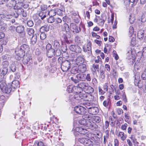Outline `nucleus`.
<instances>
[{"label": "nucleus", "mask_w": 146, "mask_h": 146, "mask_svg": "<svg viewBox=\"0 0 146 146\" xmlns=\"http://www.w3.org/2000/svg\"><path fill=\"white\" fill-rule=\"evenodd\" d=\"M100 77H101V78L102 79H104L105 78V75L104 74L105 71L103 70H100Z\"/></svg>", "instance_id": "nucleus-44"}, {"label": "nucleus", "mask_w": 146, "mask_h": 146, "mask_svg": "<svg viewBox=\"0 0 146 146\" xmlns=\"http://www.w3.org/2000/svg\"><path fill=\"white\" fill-rule=\"evenodd\" d=\"M11 86L14 89L19 87V82L18 80H15L12 82Z\"/></svg>", "instance_id": "nucleus-21"}, {"label": "nucleus", "mask_w": 146, "mask_h": 146, "mask_svg": "<svg viewBox=\"0 0 146 146\" xmlns=\"http://www.w3.org/2000/svg\"><path fill=\"white\" fill-rule=\"evenodd\" d=\"M49 23H52L54 21V18L53 17H50L48 19Z\"/></svg>", "instance_id": "nucleus-52"}, {"label": "nucleus", "mask_w": 146, "mask_h": 146, "mask_svg": "<svg viewBox=\"0 0 146 146\" xmlns=\"http://www.w3.org/2000/svg\"><path fill=\"white\" fill-rule=\"evenodd\" d=\"M74 98L78 100H80L81 99H85L87 98V96L86 94L80 93L75 95L74 96Z\"/></svg>", "instance_id": "nucleus-9"}, {"label": "nucleus", "mask_w": 146, "mask_h": 146, "mask_svg": "<svg viewBox=\"0 0 146 146\" xmlns=\"http://www.w3.org/2000/svg\"><path fill=\"white\" fill-rule=\"evenodd\" d=\"M76 131L80 134L84 135L88 133V131L86 129L81 127H77L75 129Z\"/></svg>", "instance_id": "nucleus-11"}, {"label": "nucleus", "mask_w": 146, "mask_h": 146, "mask_svg": "<svg viewBox=\"0 0 146 146\" xmlns=\"http://www.w3.org/2000/svg\"><path fill=\"white\" fill-rule=\"evenodd\" d=\"M85 126L88 127L92 129H93L94 128H96V125L93 122L92 123L89 120H87Z\"/></svg>", "instance_id": "nucleus-14"}, {"label": "nucleus", "mask_w": 146, "mask_h": 146, "mask_svg": "<svg viewBox=\"0 0 146 146\" xmlns=\"http://www.w3.org/2000/svg\"><path fill=\"white\" fill-rule=\"evenodd\" d=\"M61 49L63 52H65L67 49V47L66 44L62 45V46L61 47Z\"/></svg>", "instance_id": "nucleus-53"}, {"label": "nucleus", "mask_w": 146, "mask_h": 146, "mask_svg": "<svg viewBox=\"0 0 146 146\" xmlns=\"http://www.w3.org/2000/svg\"><path fill=\"white\" fill-rule=\"evenodd\" d=\"M16 67L14 64H12L10 66V69L13 72H14L16 70Z\"/></svg>", "instance_id": "nucleus-38"}, {"label": "nucleus", "mask_w": 146, "mask_h": 146, "mask_svg": "<svg viewBox=\"0 0 146 146\" xmlns=\"http://www.w3.org/2000/svg\"><path fill=\"white\" fill-rule=\"evenodd\" d=\"M55 50L54 49H51L47 52L46 55L49 58H51L55 56Z\"/></svg>", "instance_id": "nucleus-15"}, {"label": "nucleus", "mask_w": 146, "mask_h": 146, "mask_svg": "<svg viewBox=\"0 0 146 146\" xmlns=\"http://www.w3.org/2000/svg\"><path fill=\"white\" fill-rule=\"evenodd\" d=\"M52 45L50 44H48L46 45V49L47 50V51L50 50L51 49H52Z\"/></svg>", "instance_id": "nucleus-64"}, {"label": "nucleus", "mask_w": 146, "mask_h": 146, "mask_svg": "<svg viewBox=\"0 0 146 146\" xmlns=\"http://www.w3.org/2000/svg\"><path fill=\"white\" fill-rule=\"evenodd\" d=\"M9 64V62L7 61H3L2 63L3 67L7 68Z\"/></svg>", "instance_id": "nucleus-47"}, {"label": "nucleus", "mask_w": 146, "mask_h": 146, "mask_svg": "<svg viewBox=\"0 0 146 146\" xmlns=\"http://www.w3.org/2000/svg\"><path fill=\"white\" fill-rule=\"evenodd\" d=\"M109 137V134L108 131V133H107L106 135H104V141L103 143L105 144H106V142L107 141V139H108Z\"/></svg>", "instance_id": "nucleus-43"}, {"label": "nucleus", "mask_w": 146, "mask_h": 146, "mask_svg": "<svg viewBox=\"0 0 146 146\" xmlns=\"http://www.w3.org/2000/svg\"><path fill=\"white\" fill-rule=\"evenodd\" d=\"M117 112L118 115H120L121 113H123V111L122 110L121 108H118L117 110Z\"/></svg>", "instance_id": "nucleus-61"}, {"label": "nucleus", "mask_w": 146, "mask_h": 146, "mask_svg": "<svg viewBox=\"0 0 146 146\" xmlns=\"http://www.w3.org/2000/svg\"><path fill=\"white\" fill-rule=\"evenodd\" d=\"M79 141L85 146H90V141L87 138H81L79 139Z\"/></svg>", "instance_id": "nucleus-7"}, {"label": "nucleus", "mask_w": 146, "mask_h": 146, "mask_svg": "<svg viewBox=\"0 0 146 146\" xmlns=\"http://www.w3.org/2000/svg\"><path fill=\"white\" fill-rule=\"evenodd\" d=\"M74 110L77 114L82 115L85 114L87 111L85 107L81 106L75 107Z\"/></svg>", "instance_id": "nucleus-3"}, {"label": "nucleus", "mask_w": 146, "mask_h": 146, "mask_svg": "<svg viewBox=\"0 0 146 146\" xmlns=\"http://www.w3.org/2000/svg\"><path fill=\"white\" fill-rule=\"evenodd\" d=\"M93 68L94 69L93 70V72L94 73H96V71L99 72V65L97 64H93Z\"/></svg>", "instance_id": "nucleus-35"}, {"label": "nucleus", "mask_w": 146, "mask_h": 146, "mask_svg": "<svg viewBox=\"0 0 146 146\" xmlns=\"http://www.w3.org/2000/svg\"><path fill=\"white\" fill-rule=\"evenodd\" d=\"M144 31L143 30L139 31L137 33V37L139 39L143 38L144 35Z\"/></svg>", "instance_id": "nucleus-26"}, {"label": "nucleus", "mask_w": 146, "mask_h": 146, "mask_svg": "<svg viewBox=\"0 0 146 146\" xmlns=\"http://www.w3.org/2000/svg\"><path fill=\"white\" fill-rule=\"evenodd\" d=\"M99 18L101 24L102 25H103L106 19V16L104 15H102L101 16V17H99Z\"/></svg>", "instance_id": "nucleus-30"}, {"label": "nucleus", "mask_w": 146, "mask_h": 146, "mask_svg": "<svg viewBox=\"0 0 146 146\" xmlns=\"http://www.w3.org/2000/svg\"><path fill=\"white\" fill-rule=\"evenodd\" d=\"M143 56L146 57V47H144L143 49V51L142 52Z\"/></svg>", "instance_id": "nucleus-60"}, {"label": "nucleus", "mask_w": 146, "mask_h": 146, "mask_svg": "<svg viewBox=\"0 0 146 146\" xmlns=\"http://www.w3.org/2000/svg\"><path fill=\"white\" fill-rule=\"evenodd\" d=\"M71 19L67 16L63 18V21L64 22H67L68 23H70L71 22Z\"/></svg>", "instance_id": "nucleus-39"}, {"label": "nucleus", "mask_w": 146, "mask_h": 146, "mask_svg": "<svg viewBox=\"0 0 146 146\" xmlns=\"http://www.w3.org/2000/svg\"><path fill=\"white\" fill-rule=\"evenodd\" d=\"M88 111L89 113L92 115H95L99 112V109L97 107H92L88 108Z\"/></svg>", "instance_id": "nucleus-8"}, {"label": "nucleus", "mask_w": 146, "mask_h": 146, "mask_svg": "<svg viewBox=\"0 0 146 146\" xmlns=\"http://www.w3.org/2000/svg\"><path fill=\"white\" fill-rule=\"evenodd\" d=\"M92 118V115L90 113H87L86 114H84L82 115V118L83 119H84L85 120L88 119L90 120Z\"/></svg>", "instance_id": "nucleus-27"}, {"label": "nucleus", "mask_w": 146, "mask_h": 146, "mask_svg": "<svg viewBox=\"0 0 146 146\" xmlns=\"http://www.w3.org/2000/svg\"><path fill=\"white\" fill-rule=\"evenodd\" d=\"M58 63L61 65V68L63 72H66L70 68L71 63L68 60H65L60 56L58 59Z\"/></svg>", "instance_id": "nucleus-1"}, {"label": "nucleus", "mask_w": 146, "mask_h": 146, "mask_svg": "<svg viewBox=\"0 0 146 146\" xmlns=\"http://www.w3.org/2000/svg\"><path fill=\"white\" fill-rule=\"evenodd\" d=\"M47 15H48L50 17L54 16L56 15L55 9L51 10L47 12Z\"/></svg>", "instance_id": "nucleus-33"}, {"label": "nucleus", "mask_w": 146, "mask_h": 146, "mask_svg": "<svg viewBox=\"0 0 146 146\" xmlns=\"http://www.w3.org/2000/svg\"><path fill=\"white\" fill-rule=\"evenodd\" d=\"M27 24L28 26L31 27L33 25L34 23L33 21L29 20L27 21Z\"/></svg>", "instance_id": "nucleus-50"}, {"label": "nucleus", "mask_w": 146, "mask_h": 146, "mask_svg": "<svg viewBox=\"0 0 146 146\" xmlns=\"http://www.w3.org/2000/svg\"><path fill=\"white\" fill-rule=\"evenodd\" d=\"M53 46L55 48H59L60 47L59 42L57 40H54L53 43Z\"/></svg>", "instance_id": "nucleus-36"}, {"label": "nucleus", "mask_w": 146, "mask_h": 146, "mask_svg": "<svg viewBox=\"0 0 146 146\" xmlns=\"http://www.w3.org/2000/svg\"><path fill=\"white\" fill-rule=\"evenodd\" d=\"M81 89L78 86V85L77 86H74L73 88V92L74 93H76L78 94L80 92V90Z\"/></svg>", "instance_id": "nucleus-29"}, {"label": "nucleus", "mask_w": 146, "mask_h": 146, "mask_svg": "<svg viewBox=\"0 0 146 146\" xmlns=\"http://www.w3.org/2000/svg\"><path fill=\"white\" fill-rule=\"evenodd\" d=\"M9 55L7 54H6L4 55H3L2 58L3 61H7L8 59H9Z\"/></svg>", "instance_id": "nucleus-56"}, {"label": "nucleus", "mask_w": 146, "mask_h": 146, "mask_svg": "<svg viewBox=\"0 0 146 146\" xmlns=\"http://www.w3.org/2000/svg\"><path fill=\"white\" fill-rule=\"evenodd\" d=\"M7 72V68H5L3 67L2 69V72L1 74L5 76Z\"/></svg>", "instance_id": "nucleus-49"}, {"label": "nucleus", "mask_w": 146, "mask_h": 146, "mask_svg": "<svg viewBox=\"0 0 146 146\" xmlns=\"http://www.w3.org/2000/svg\"><path fill=\"white\" fill-rule=\"evenodd\" d=\"M108 84L106 83L105 84L104 86V90L106 91H108Z\"/></svg>", "instance_id": "nucleus-62"}, {"label": "nucleus", "mask_w": 146, "mask_h": 146, "mask_svg": "<svg viewBox=\"0 0 146 146\" xmlns=\"http://www.w3.org/2000/svg\"><path fill=\"white\" fill-rule=\"evenodd\" d=\"M74 86L72 85H69L67 87V90L69 93H72Z\"/></svg>", "instance_id": "nucleus-37"}, {"label": "nucleus", "mask_w": 146, "mask_h": 146, "mask_svg": "<svg viewBox=\"0 0 146 146\" xmlns=\"http://www.w3.org/2000/svg\"><path fill=\"white\" fill-rule=\"evenodd\" d=\"M30 59L28 58H26V57H24L23 58V61L25 63H27L28 62H29Z\"/></svg>", "instance_id": "nucleus-63"}, {"label": "nucleus", "mask_w": 146, "mask_h": 146, "mask_svg": "<svg viewBox=\"0 0 146 146\" xmlns=\"http://www.w3.org/2000/svg\"><path fill=\"white\" fill-rule=\"evenodd\" d=\"M46 37V35L44 33H42L40 35V38L41 40H44Z\"/></svg>", "instance_id": "nucleus-54"}, {"label": "nucleus", "mask_w": 146, "mask_h": 146, "mask_svg": "<svg viewBox=\"0 0 146 146\" xmlns=\"http://www.w3.org/2000/svg\"><path fill=\"white\" fill-rule=\"evenodd\" d=\"M118 137H120L121 140L123 141L125 140L126 138V135H125L123 132H120L118 134Z\"/></svg>", "instance_id": "nucleus-32"}, {"label": "nucleus", "mask_w": 146, "mask_h": 146, "mask_svg": "<svg viewBox=\"0 0 146 146\" xmlns=\"http://www.w3.org/2000/svg\"><path fill=\"white\" fill-rule=\"evenodd\" d=\"M1 90L3 92L9 94L11 92V88L10 87H8L6 85L4 86L1 88Z\"/></svg>", "instance_id": "nucleus-17"}, {"label": "nucleus", "mask_w": 146, "mask_h": 146, "mask_svg": "<svg viewBox=\"0 0 146 146\" xmlns=\"http://www.w3.org/2000/svg\"><path fill=\"white\" fill-rule=\"evenodd\" d=\"M92 119L93 122L94 123H98L101 121V118L100 117L97 116H94L92 117Z\"/></svg>", "instance_id": "nucleus-24"}, {"label": "nucleus", "mask_w": 146, "mask_h": 146, "mask_svg": "<svg viewBox=\"0 0 146 146\" xmlns=\"http://www.w3.org/2000/svg\"><path fill=\"white\" fill-rule=\"evenodd\" d=\"M0 26H1V28L4 29L6 28L7 25L6 24L4 23L3 20L0 19Z\"/></svg>", "instance_id": "nucleus-41"}, {"label": "nucleus", "mask_w": 146, "mask_h": 146, "mask_svg": "<svg viewBox=\"0 0 146 146\" xmlns=\"http://www.w3.org/2000/svg\"><path fill=\"white\" fill-rule=\"evenodd\" d=\"M20 48L25 53L28 52L29 50V48L28 45L24 44L20 46Z\"/></svg>", "instance_id": "nucleus-19"}, {"label": "nucleus", "mask_w": 146, "mask_h": 146, "mask_svg": "<svg viewBox=\"0 0 146 146\" xmlns=\"http://www.w3.org/2000/svg\"><path fill=\"white\" fill-rule=\"evenodd\" d=\"M135 20V19L131 15L130 16L129 21L131 24H133L134 21Z\"/></svg>", "instance_id": "nucleus-57"}, {"label": "nucleus", "mask_w": 146, "mask_h": 146, "mask_svg": "<svg viewBox=\"0 0 146 146\" xmlns=\"http://www.w3.org/2000/svg\"><path fill=\"white\" fill-rule=\"evenodd\" d=\"M64 25L66 31H68L70 29L73 32H75L76 33H78L80 31V30H78V27L74 23H70V28L68 25L66 23H64Z\"/></svg>", "instance_id": "nucleus-2"}, {"label": "nucleus", "mask_w": 146, "mask_h": 146, "mask_svg": "<svg viewBox=\"0 0 146 146\" xmlns=\"http://www.w3.org/2000/svg\"><path fill=\"white\" fill-rule=\"evenodd\" d=\"M15 53L16 55L15 58L18 60H20L25 54V53L20 49V48L19 49L18 48L16 49L15 51Z\"/></svg>", "instance_id": "nucleus-4"}, {"label": "nucleus", "mask_w": 146, "mask_h": 146, "mask_svg": "<svg viewBox=\"0 0 146 146\" xmlns=\"http://www.w3.org/2000/svg\"><path fill=\"white\" fill-rule=\"evenodd\" d=\"M16 31L18 33H23L24 32V27L22 25L16 27Z\"/></svg>", "instance_id": "nucleus-23"}, {"label": "nucleus", "mask_w": 146, "mask_h": 146, "mask_svg": "<svg viewBox=\"0 0 146 146\" xmlns=\"http://www.w3.org/2000/svg\"><path fill=\"white\" fill-rule=\"evenodd\" d=\"M84 59L83 56H79L76 59V62L77 64H82L84 62Z\"/></svg>", "instance_id": "nucleus-12"}, {"label": "nucleus", "mask_w": 146, "mask_h": 146, "mask_svg": "<svg viewBox=\"0 0 146 146\" xmlns=\"http://www.w3.org/2000/svg\"><path fill=\"white\" fill-rule=\"evenodd\" d=\"M37 36H38V35H37L36 34H35L33 35L31 39V44L33 45L35 44L37 40Z\"/></svg>", "instance_id": "nucleus-20"}, {"label": "nucleus", "mask_w": 146, "mask_h": 146, "mask_svg": "<svg viewBox=\"0 0 146 146\" xmlns=\"http://www.w3.org/2000/svg\"><path fill=\"white\" fill-rule=\"evenodd\" d=\"M47 12L45 11L44 12L43 11H41L39 14V15L41 17L42 19H43L46 17L47 15Z\"/></svg>", "instance_id": "nucleus-31"}, {"label": "nucleus", "mask_w": 146, "mask_h": 146, "mask_svg": "<svg viewBox=\"0 0 146 146\" xmlns=\"http://www.w3.org/2000/svg\"><path fill=\"white\" fill-rule=\"evenodd\" d=\"M56 50H55V55L56 56H59L60 55L61 52L59 48H56Z\"/></svg>", "instance_id": "nucleus-42"}, {"label": "nucleus", "mask_w": 146, "mask_h": 146, "mask_svg": "<svg viewBox=\"0 0 146 146\" xmlns=\"http://www.w3.org/2000/svg\"><path fill=\"white\" fill-rule=\"evenodd\" d=\"M140 76L138 73H136L135 77L134 83L135 86H138L139 88H141L143 85H141V81H139Z\"/></svg>", "instance_id": "nucleus-6"}, {"label": "nucleus", "mask_w": 146, "mask_h": 146, "mask_svg": "<svg viewBox=\"0 0 146 146\" xmlns=\"http://www.w3.org/2000/svg\"><path fill=\"white\" fill-rule=\"evenodd\" d=\"M27 31L28 34L30 36H32L34 35V30L32 28H28L27 29Z\"/></svg>", "instance_id": "nucleus-34"}, {"label": "nucleus", "mask_w": 146, "mask_h": 146, "mask_svg": "<svg viewBox=\"0 0 146 146\" xmlns=\"http://www.w3.org/2000/svg\"><path fill=\"white\" fill-rule=\"evenodd\" d=\"M14 3V1H11L10 3H8L7 4V6L8 7H9L10 8H12L13 7V3Z\"/></svg>", "instance_id": "nucleus-48"}, {"label": "nucleus", "mask_w": 146, "mask_h": 146, "mask_svg": "<svg viewBox=\"0 0 146 146\" xmlns=\"http://www.w3.org/2000/svg\"><path fill=\"white\" fill-rule=\"evenodd\" d=\"M94 91V90L93 88L89 85L84 91L86 93L88 94L92 93H93Z\"/></svg>", "instance_id": "nucleus-28"}, {"label": "nucleus", "mask_w": 146, "mask_h": 146, "mask_svg": "<svg viewBox=\"0 0 146 146\" xmlns=\"http://www.w3.org/2000/svg\"><path fill=\"white\" fill-rule=\"evenodd\" d=\"M86 121L87 120H85L84 119H83L79 120L78 122L79 123L80 125L85 126Z\"/></svg>", "instance_id": "nucleus-45"}, {"label": "nucleus", "mask_w": 146, "mask_h": 146, "mask_svg": "<svg viewBox=\"0 0 146 146\" xmlns=\"http://www.w3.org/2000/svg\"><path fill=\"white\" fill-rule=\"evenodd\" d=\"M78 70L82 73L84 72L86 70V65L85 64H80L78 66Z\"/></svg>", "instance_id": "nucleus-18"}, {"label": "nucleus", "mask_w": 146, "mask_h": 146, "mask_svg": "<svg viewBox=\"0 0 146 146\" xmlns=\"http://www.w3.org/2000/svg\"><path fill=\"white\" fill-rule=\"evenodd\" d=\"M91 77L89 74H85V81L87 80L88 81H90L91 80Z\"/></svg>", "instance_id": "nucleus-55"}, {"label": "nucleus", "mask_w": 146, "mask_h": 146, "mask_svg": "<svg viewBox=\"0 0 146 146\" xmlns=\"http://www.w3.org/2000/svg\"><path fill=\"white\" fill-rule=\"evenodd\" d=\"M41 29H43L46 32L48 31L49 29V27L48 26L44 25V26H42Z\"/></svg>", "instance_id": "nucleus-58"}, {"label": "nucleus", "mask_w": 146, "mask_h": 146, "mask_svg": "<svg viewBox=\"0 0 146 146\" xmlns=\"http://www.w3.org/2000/svg\"><path fill=\"white\" fill-rule=\"evenodd\" d=\"M74 52L76 53H79L81 52L82 49L80 46L78 45H76L75 49Z\"/></svg>", "instance_id": "nucleus-40"}, {"label": "nucleus", "mask_w": 146, "mask_h": 146, "mask_svg": "<svg viewBox=\"0 0 146 146\" xmlns=\"http://www.w3.org/2000/svg\"><path fill=\"white\" fill-rule=\"evenodd\" d=\"M56 14L59 15H62V11L60 9H55Z\"/></svg>", "instance_id": "nucleus-46"}, {"label": "nucleus", "mask_w": 146, "mask_h": 146, "mask_svg": "<svg viewBox=\"0 0 146 146\" xmlns=\"http://www.w3.org/2000/svg\"><path fill=\"white\" fill-rule=\"evenodd\" d=\"M91 46L92 44L90 41L88 42L86 46L83 47V50L84 52L87 53L89 55L91 54Z\"/></svg>", "instance_id": "nucleus-5"}, {"label": "nucleus", "mask_w": 146, "mask_h": 146, "mask_svg": "<svg viewBox=\"0 0 146 146\" xmlns=\"http://www.w3.org/2000/svg\"><path fill=\"white\" fill-rule=\"evenodd\" d=\"M89 85L87 83L84 82L80 83L78 84V86L81 90L84 91L87 88Z\"/></svg>", "instance_id": "nucleus-16"}, {"label": "nucleus", "mask_w": 146, "mask_h": 146, "mask_svg": "<svg viewBox=\"0 0 146 146\" xmlns=\"http://www.w3.org/2000/svg\"><path fill=\"white\" fill-rule=\"evenodd\" d=\"M70 80L75 84H77L79 82L77 74L73 75L72 76L70 77Z\"/></svg>", "instance_id": "nucleus-25"}, {"label": "nucleus", "mask_w": 146, "mask_h": 146, "mask_svg": "<svg viewBox=\"0 0 146 146\" xmlns=\"http://www.w3.org/2000/svg\"><path fill=\"white\" fill-rule=\"evenodd\" d=\"M76 45H71L69 46V49L70 50L74 52L75 49Z\"/></svg>", "instance_id": "nucleus-59"}, {"label": "nucleus", "mask_w": 146, "mask_h": 146, "mask_svg": "<svg viewBox=\"0 0 146 146\" xmlns=\"http://www.w3.org/2000/svg\"><path fill=\"white\" fill-rule=\"evenodd\" d=\"M18 2L16 3L15 5L14 6V9H15L17 10L16 11H18L19 10L21 9H22L21 8L24 5V3L21 1V0H17Z\"/></svg>", "instance_id": "nucleus-10"}, {"label": "nucleus", "mask_w": 146, "mask_h": 146, "mask_svg": "<svg viewBox=\"0 0 146 146\" xmlns=\"http://www.w3.org/2000/svg\"><path fill=\"white\" fill-rule=\"evenodd\" d=\"M17 13V16H15L16 17H17L19 15H22L24 17H26L27 16V13L26 11H25L23 9H21L19 10L18 11H16Z\"/></svg>", "instance_id": "nucleus-13"}, {"label": "nucleus", "mask_w": 146, "mask_h": 146, "mask_svg": "<svg viewBox=\"0 0 146 146\" xmlns=\"http://www.w3.org/2000/svg\"><path fill=\"white\" fill-rule=\"evenodd\" d=\"M141 78L143 80H145L146 79V68L145 69V70L141 75Z\"/></svg>", "instance_id": "nucleus-51"}, {"label": "nucleus", "mask_w": 146, "mask_h": 146, "mask_svg": "<svg viewBox=\"0 0 146 146\" xmlns=\"http://www.w3.org/2000/svg\"><path fill=\"white\" fill-rule=\"evenodd\" d=\"M78 78V79L79 82L80 81H85V74L83 73H79L77 74Z\"/></svg>", "instance_id": "nucleus-22"}]
</instances>
